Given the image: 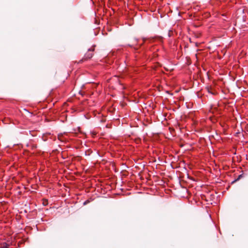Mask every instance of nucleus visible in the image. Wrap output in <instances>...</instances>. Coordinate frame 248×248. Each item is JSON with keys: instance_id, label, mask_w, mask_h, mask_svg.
Returning a JSON list of instances; mask_svg holds the SVG:
<instances>
[{"instance_id": "obj_1", "label": "nucleus", "mask_w": 248, "mask_h": 248, "mask_svg": "<svg viewBox=\"0 0 248 248\" xmlns=\"http://www.w3.org/2000/svg\"><path fill=\"white\" fill-rule=\"evenodd\" d=\"M93 54L92 53H88L86 55V59H90L92 57Z\"/></svg>"}]
</instances>
